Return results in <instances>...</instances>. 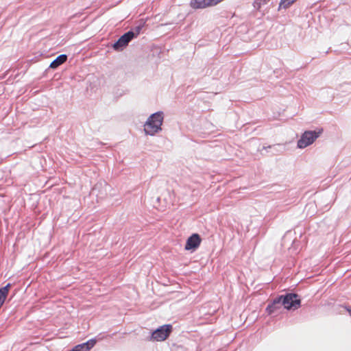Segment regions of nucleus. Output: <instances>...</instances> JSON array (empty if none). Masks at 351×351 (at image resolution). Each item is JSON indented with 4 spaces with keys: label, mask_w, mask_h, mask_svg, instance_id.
<instances>
[{
    "label": "nucleus",
    "mask_w": 351,
    "mask_h": 351,
    "mask_svg": "<svg viewBox=\"0 0 351 351\" xmlns=\"http://www.w3.org/2000/svg\"><path fill=\"white\" fill-rule=\"evenodd\" d=\"M163 112H157L151 114L144 124V132L147 135L154 136L162 130Z\"/></svg>",
    "instance_id": "obj_1"
},
{
    "label": "nucleus",
    "mask_w": 351,
    "mask_h": 351,
    "mask_svg": "<svg viewBox=\"0 0 351 351\" xmlns=\"http://www.w3.org/2000/svg\"><path fill=\"white\" fill-rule=\"evenodd\" d=\"M322 130L318 132L311 130L304 132L298 141V147L300 149H303L313 144L320 136Z\"/></svg>",
    "instance_id": "obj_2"
},
{
    "label": "nucleus",
    "mask_w": 351,
    "mask_h": 351,
    "mask_svg": "<svg viewBox=\"0 0 351 351\" xmlns=\"http://www.w3.org/2000/svg\"><path fill=\"white\" fill-rule=\"evenodd\" d=\"M280 298L281 304L288 310L297 309L300 306V299L295 293H288L285 295L279 296Z\"/></svg>",
    "instance_id": "obj_3"
},
{
    "label": "nucleus",
    "mask_w": 351,
    "mask_h": 351,
    "mask_svg": "<svg viewBox=\"0 0 351 351\" xmlns=\"http://www.w3.org/2000/svg\"><path fill=\"white\" fill-rule=\"evenodd\" d=\"M171 329V325H163L152 332V339L157 341H164L169 337Z\"/></svg>",
    "instance_id": "obj_4"
},
{
    "label": "nucleus",
    "mask_w": 351,
    "mask_h": 351,
    "mask_svg": "<svg viewBox=\"0 0 351 351\" xmlns=\"http://www.w3.org/2000/svg\"><path fill=\"white\" fill-rule=\"evenodd\" d=\"M134 38V34L132 32H126L123 36H121L118 40L114 43L112 45V47L114 50L120 51H122L130 42L132 39Z\"/></svg>",
    "instance_id": "obj_5"
},
{
    "label": "nucleus",
    "mask_w": 351,
    "mask_h": 351,
    "mask_svg": "<svg viewBox=\"0 0 351 351\" xmlns=\"http://www.w3.org/2000/svg\"><path fill=\"white\" fill-rule=\"evenodd\" d=\"M201 243V239L199 234H193L188 238L185 245L186 250H195L197 249Z\"/></svg>",
    "instance_id": "obj_6"
},
{
    "label": "nucleus",
    "mask_w": 351,
    "mask_h": 351,
    "mask_svg": "<svg viewBox=\"0 0 351 351\" xmlns=\"http://www.w3.org/2000/svg\"><path fill=\"white\" fill-rule=\"evenodd\" d=\"M280 298H275L272 303L269 304L266 308V311L268 313V314H271L275 313L276 311L280 309L281 308V302H280Z\"/></svg>",
    "instance_id": "obj_7"
},
{
    "label": "nucleus",
    "mask_w": 351,
    "mask_h": 351,
    "mask_svg": "<svg viewBox=\"0 0 351 351\" xmlns=\"http://www.w3.org/2000/svg\"><path fill=\"white\" fill-rule=\"evenodd\" d=\"M190 5L194 9H204L210 7L208 0H191Z\"/></svg>",
    "instance_id": "obj_8"
},
{
    "label": "nucleus",
    "mask_w": 351,
    "mask_h": 351,
    "mask_svg": "<svg viewBox=\"0 0 351 351\" xmlns=\"http://www.w3.org/2000/svg\"><path fill=\"white\" fill-rule=\"evenodd\" d=\"M67 60V56L65 54L58 56L50 64L49 67L51 69H56L60 65L65 62Z\"/></svg>",
    "instance_id": "obj_9"
},
{
    "label": "nucleus",
    "mask_w": 351,
    "mask_h": 351,
    "mask_svg": "<svg viewBox=\"0 0 351 351\" xmlns=\"http://www.w3.org/2000/svg\"><path fill=\"white\" fill-rule=\"evenodd\" d=\"M296 0H280L278 10L281 8L287 9L291 4H293Z\"/></svg>",
    "instance_id": "obj_10"
},
{
    "label": "nucleus",
    "mask_w": 351,
    "mask_h": 351,
    "mask_svg": "<svg viewBox=\"0 0 351 351\" xmlns=\"http://www.w3.org/2000/svg\"><path fill=\"white\" fill-rule=\"evenodd\" d=\"M145 25V22L141 21V23L134 27L133 30L129 31L128 32H132L134 34V38L136 37L141 32V29Z\"/></svg>",
    "instance_id": "obj_11"
},
{
    "label": "nucleus",
    "mask_w": 351,
    "mask_h": 351,
    "mask_svg": "<svg viewBox=\"0 0 351 351\" xmlns=\"http://www.w3.org/2000/svg\"><path fill=\"white\" fill-rule=\"evenodd\" d=\"M223 0H208V3L210 4V7L216 5Z\"/></svg>",
    "instance_id": "obj_12"
}]
</instances>
